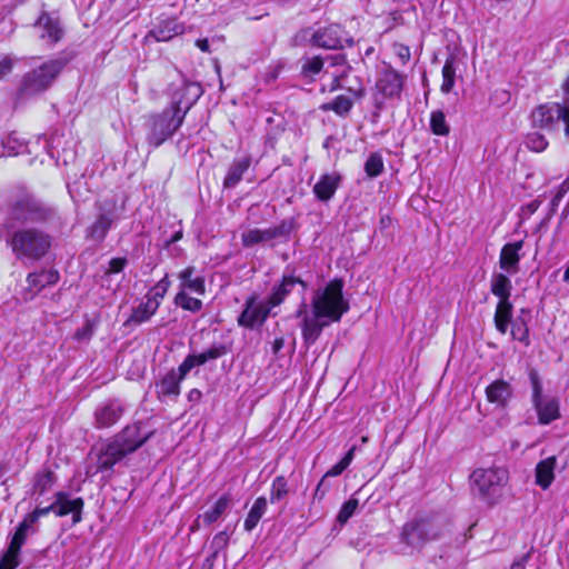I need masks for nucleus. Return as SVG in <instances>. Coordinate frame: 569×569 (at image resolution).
I'll list each match as a JSON object with an SVG mask.
<instances>
[{
    "mask_svg": "<svg viewBox=\"0 0 569 569\" xmlns=\"http://www.w3.org/2000/svg\"><path fill=\"white\" fill-rule=\"evenodd\" d=\"M124 413V406L119 399H110L97 406L93 418L97 429L110 428L116 425Z\"/></svg>",
    "mask_w": 569,
    "mask_h": 569,
    "instance_id": "13",
    "label": "nucleus"
},
{
    "mask_svg": "<svg viewBox=\"0 0 569 569\" xmlns=\"http://www.w3.org/2000/svg\"><path fill=\"white\" fill-rule=\"evenodd\" d=\"M292 229V224L289 221H282L274 227L267 229H260L261 239L264 242H269L273 239H288Z\"/></svg>",
    "mask_w": 569,
    "mask_h": 569,
    "instance_id": "39",
    "label": "nucleus"
},
{
    "mask_svg": "<svg viewBox=\"0 0 569 569\" xmlns=\"http://www.w3.org/2000/svg\"><path fill=\"white\" fill-rule=\"evenodd\" d=\"M512 290L511 280L507 273L496 272L491 276L490 291L501 300H510Z\"/></svg>",
    "mask_w": 569,
    "mask_h": 569,
    "instance_id": "29",
    "label": "nucleus"
},
{
    "mask_svg": "<svg viewBox=\"0 0 569 569\" xmlns=\"http://www.w3.org/2000/svg\"><path fill=\"white\" fill-rule=\"evenodd\" d=\"M228 540L229 537L226 531L216 533L211 541V548L213 549L212 551L219 553V551L227 546Z\"/></svg>",
    "mask_w": 569,
    "mask_h": 569,
    "instance_id": "55",
    "label": "nucleus"
},
{
    "mask_svg": "<svg viewBox=\"0 0 569 569\" xmlns=\"http://www.w3.org/2000/svg\"><path fill=\"white\" fill-rule=\"evenodd\" d=\"M512 387L509 382L498 379L486 388V397L490 403L506 407L512 397Z\"/></svg>",
    "mask_w": 569,
    "mask_h": 569,
    "instance_id": "21",
    "label": "nucleus"
},
{
    "mask_svg": "<svg viewBox=\"0 0 569 569\" xmlns=\"http://www.w3.org/2000/svg\"><path fill=\"white\" fill-rule=\"evenodd\" d=\"M407 77L391 66L383 68L377 78L376 90L383 99H400Z\"/></svg>",
    "mask_w": 569,
    "mask_h": 569,
    "instance_id": "12",
    "label": "nucleus"
},
{
    "mask_svg": "<svg viewBox=\"0 0 569 569\" xmlns=\"http://www.w3.org/2000/svg\"><path fill=\"white\" fill-rule=\"evenodd\" d=\"M21 546L13 541H10L7 551L3 553L0 560V569H16L19 563Z\"/></svg>",
    "mask_w": 569,
    "mask_h": 569,
    "instance_id": "41",
    "label": "nucleus"
},
{
    "mask_svg": "<svg viewBox=\"0 0 569 569\" xmlns=\"http://www.w3.org/2000/svg\"><path fill=\"white\" fill-rule=\"evenodd\" d=\"M530 312L526 309H521L520 313L511 323V336L515 340L523 343L526 347L530 345L529 327Z\"/></svg>",
    "mask_w": 569,
    "mask_h": 569,
    "instance_id": "28",
    "label": "nucleus"
},
{
    "mask_svg": "<svg viewBox=\"0 0 569 569\" xmlns=\"http://www.w3.org/2000/svg\"><path fill=\"white\" fill-rule=\"evenodd\" d=\"M231 502V495L223 493L209 510L201 515L204 525L210 526L216 522L227 511Z\"/></svg>",
    "mask_w": 569,
    "mask_h": 569,
    "instance_id": "33",
    "label": "nucleus"
},
{
    "mask_svg": "<svg viewBox=\"0 0 569 569\" xmlns=\"http://www.w3.org/2000/svg\"><path fill=\"white\" fill-rule=\"evenodd\" d=\"M289 493L288 481L283 476H278L273 479L270 489L271 503L281 501Z\"/></svg>",
    "mask_w": 569,
    "mask_h": 569,
    "instance_id": "44",
    "label": "nucleus"
},
{
    "mask_svg": "<svg viewBox=\"0 0 569 569\" xmlns=\"http://www.w3.org/2000/svg\"><path fill=\"white\" fill-rule=\"evenodd\" d=\"M13 67V60L10 57H3L0 59V80L7 77Z\"/></svg>",
    "mask_w": 569,
    "mask_h": 569,
    "instance_id": "56",
    "label": "nucleus"
},
{
    "mask_svg": "<svg viewBox=\"0 0 569 569\" xmlns=\"http://www.w3.org/2000/svg\"><path fill=\"white\" fill-rule=\"evenodd\" d=\"M343 286L341 279H333L315 291L311 308L316 318H325L330 322L340 321L349 310V302L343 297Z\"/></svg>",
    "mask_w": 569,
    "mask_h": 569,
    "instance_id": "4",
    "label": "nucleus"
},
{
    "mask_svg": "<svg viewBox=\"0 0 569 569\" xmlns=\"http://www.w3.org/2000/svg\"><path fill=\"white\" fill-rule=\"evenodd\" d=\"M196 46L202 51V52H206V53H209L210 52V46H209V41L208 39H198L196 41Z\"/></svg>",
    "mask_w": 569,
    "mask_h": 569,
    "instance_id": "62",
    "label": "nucleus"
},
{
    "mask_svg": "<svg viewBox=\"0 0 569 569\" xmlns=\"http://www.w3.org/2000/svg\"><path fill=\"white\" fill-rule=\"evenodd\" d=\"M0 239H4L16 258L22 261L40 260L51 247V237L36 228L10 232L8 224H0Z\"/></svg>",
    "mask_w": 569,
    "mask_h": 569,
    "instance_id": "2",
    "label": "nucleus"
},
{
    "mask_svg": "<svg viewBox=\"0 0 569 569\" xmlns=\"http://www.w3.org/2000/svg\"><path fill=\"white\" fill-rule=\"evenodd\" d=\"M525 146L527 149L533 151V152H542L548 147V141L546 137L540 132H530L526 136Z\"/></svg>",
    "mask_w": 569,
    "mask_h": 569,
    "instance_id": "47",
    "label": "nucleus"
},
{
    "mask_svg": "<svg viewBox=\"0 0 569 569\" xmlns=\"http://www.w3.org/2000/svg\"><path fill=\"white\" fill-rule=\"evenodd\" d=\"M128 260L122 257L112 258L106 269L107 274H114L121 272L127 266Z\"/></svg>",
    "mask_w": 569,
    "mask_h": 569,
    "instance_id": "54",
    "label": "nucleus"
},
{
    "mask_svg": "<svg viewBox=\"0 0 569 569\" xmlns=\"http://www.w3.org/2000/svg\"><path fill=\"white\" fill-rule=\"evenodd\" d=\"M34 526L36 525L33 522H30L29 518L26 516L17 527L16 532L11 538V541L22 547L27 541L28 535H33L37 532V528Z\"/></svg>",
    "mask_w": 569,
    "mask_h": 569,
    "instance_id": "43",
    "label": "nucleus"
},
{
    "mask_svg": "<svg viewBox=\"0 0 569 569\" xmlns=\"http://www.w3.org/2000/svg\"><path fill=\"white\" fill-rule=\"evenodd\" d=\"M470 479L472 491L481 500L492 506L503 495L505 486L508 482V471L497 467L478 468L471 473Z\"/></svg>",
    "mask_w": 569,
    "mask_h": 569,
    "instance_id": "5",
    "label": "nucleus"
},
{
    "mask_svg": "<svg viewBox=\"0 0 569 569\" xmlns=\"http://www.w3.org/2000/svg\"><path fill=\"white\" fill-rule=\"evenodd\" d=\"M523 240L503 244L499 256V267L507 274L513 276L519 271V262L522 258Z\"/></svg>",
    "mask_w": 569,
    "mask_h": 569,
    "instance_id": "15",
    "label": "nucleus"
},
{
    "mask_svg": "<svg viewBox=\"0 0 569 569\" xmlns=\"http://www.w3.org/2000/svg\"><path fill=\"white\" fill-rule=\"evenodd\" d=\"M341 182V174L331 172L322 174L313 186V193L320 201H329L336 193Z\"/></svg>",
    "mask_w": 569,
    "mask_h": 569,
    "instance_id": "20",
    "label": "nucleus"
},
{
    "mask_svg": "<svg viewBox=\"0 0 569 569\" xmlns=\"http://www.w3.org/2000/svg\"><path fill=\"white\" fill-rule=\"evenodd\" d=\"M64 64L66 62L62 59H52L27 72L21 80L18 94L24 98L48 90Z\"/></svg>",
    "mask_w": 569,
    "mask_h": 569,
    "instance_id": "8",
    "label": "nucleus"
},
{
    "mask_svg": "<svg viewBox=\"0 0 569 569\" xmlns=\"http://www.w3.org/2000/svg\"><path fill=\"white\" fill-rule=\"evenodd\" d=\"M0 141L3 157L17 156L27 149L24 141L21 140L16 132L7 134L3 139H0Z\"/></svg>",
    "mask_w": 569,
    "mask_h": 569,
    "instance_id": "37",
    "label": "nucleus"
},
{
    "mask_svg": "<svg viewBox=\"0 0 569 569\" xmlns=\"http://www.w3.org/2000/svg\"><path fill=\"white\" fill-rule=\"evenodd\" d=\"M322 67L323 61L320 57L309 58L302 64V73L306 77L312 78L322 70Z\"/></svg>",
    "mask_w": 569,
    "mask_h": 569,
    "instance_id": "49",
    "label": "nucleus"
},
{
    "mask_svg": "<svg viewBox=\"0 0 569 569\" xmlns=\"http://www.w3.org/2000/svg\"><path fill=\"white\" fill-rule=\"evenodd\" d=\"M529 380L532 388V406L537 412L540 425H549L560 417L559 400L548 393H543L542 382L536 370H530Z\"/></svg>",
    "mask_w": 569,
    "mask_h": 569,
    "instance_id": "9",
    "label": "nucleus"
},
{
    "mask_svg": "<svg viewBox=\"0 0 569 569\" xmlns=\"http://www.w3.org/2000/svg\"><path fill=\"white\" fill-rule=\"evenodd\" d=\"M349 466L340 460L338 463L332 466L325 475V477H337L341 475Z\"/></svg>",
    "mask_w": 569,
    "mask_h": 569,
    "instance_id": "58",
    "label": "nucleus"
},
{
    "mask_svg": "<svg viewBox=\"0 0 569 569\" xmlns=\"http://www.w3.org/2000/svg\"><path fill=\"white\" fill-rule=\"evenodd\" d=\"M186 113L187 110L174 103L161 113L151 116L148 120V143L153 148L161 146L181 127Z\"/></svg>",
    "mask_w": 569,
    "mask_h": 569,
    "instance_id": "6",
    "label": "nucleus"
},
{
    "mask_svg": "<svg viewBox=\"0 0 569 569\" xmlns=\"http://www.w3.org/2000/svg\"><path fill=\"white\" fill-rule=\"evenodd\" d=\"M56 511H57V508L53 502L50 506L44 507V508H36L32 512L28 513L27 517L29 518L30 522H33L36 525L41 517H44V516L49 515L50 512L56 513Z\"/></svg>",
    "mask_w": 569,
    "mask_h": 569,
    "instance_id": "53",
    "label": "nucleus"
},
{
    "mask_svg": "<svg viewBox=\"0 0 569 569\" xmlns=\"http://www.w3.org/2000/svg\"><path fill=\"white\" fill-rule=\"evenodd\" d=\"M422 527L426 531L427 542L441 538L447 531V523L440 517L420 518Z\"/></svg>",
    "mask_w": 569,
    "mask_h": 569,
    "instance_id": "31",
    "label": "nucleus"
},
{
    "mask_svg": "<svg viewBox=\"0 0 569 569\" xmlns=\"http://www.w3.org/2000/svg\"><path fill=\"white\" fill-rule=\"evenodd\" d=\"M32 28L36 37L48 49L53 48L64 36V28L57 12L42 11Z\"/></svg>",
    "mask_w": 569,
    "mask_h": 569,
    "instance_id": "10",
    "label": "nucleus"
},
{
    "mask_svg": "<svg viewBox=\"0 0 569 569\" xmlns=\"http://www.w3.org/2000/svg\"><path fill=\"white\" fill-rule=\"evenodd\" d=\"M56 481L54 473L49 469L38 471L33 478L32 493L42 496L51 489Z\"/></svg>",
    "mask_w": 569,
    "mask_h": 569,
    "instance_id": "35",
    "label": "nucleus"
},
{
    "mask_svg": "<svg viewBox=\"0 0 569 569\" xmlns=\"http://www.w3.org/2000/svg\"><path fill=\"white\" fill-rule=\"evenodd\" d=\"M228 353V349L222 343H214L207 350L198 355H189L179 366L178 370H170L157 383V393L161 397H174L180 395V383L194 367L204 365L210 360H216Z\"/></svg>",
    "mask_w": 569,
    "mask_h": 569,
    "instance_id": "3",
    "label": "nucleus"
},
{
    "mask_svg": "<svg viewBox=\"0 0 569 569\" xmlns=\"http://www.w3.org/2000/svg\"><path fill=\"white\" fill-rule=\"evenodd\" d=\"M353 101L343 94L336 97L332 101L322 103L320 109L322 111H333L340 117L347 116L352 109Z\"/></svg>",
    "mask_w": 569,
    "mask_h": 569,
    "instance_id": "38",
    "label": "nucleus"
},
{
    "mask_svg": "<svg viewBox=\"0 0 569 569\" xmlns=\"http://www.w3.org/2000/svg\"><path fill=\"white\" fill-rule=\"evenodd\" d=\"M557 457L551 456L539 461L536 466V485L541 489H548L555 479Z\"/></svg>",
    "mask_w": 569,
    "mask_h": 569,
    "instance_id": "24",
    "label": "nucleus"
},
{
    "mask_svg": "<svg viewBox=\"0 0 569 569\" xmlns=\"http://www.w3.org/2000/svg\"><path fill=\"white\" fill-rule=\"evenodd\" d=\"M174 303L183 310L191 312H198L202 309V301L200 299L192 298L183 291H178L174 297Z\"/></svg>",
    "mask_w": 569,
    "mask_h": 569,
    "instance_id": "45",
    "label": "nucleus"
},
{
    "mask_svg": "<svg viewBox=\"0 0 569 569\" xmlns=\"http://www.w3.org/2000/svg\"><path fill=\"white\" fill-rule=\"evenodd\" d=\"M306 309L307 305L303 303L298 310V316L305 315L302 321V337L307 345H313L321 335L323 328L329 326L331 322L325 318H316L313 315L310 317L306 313Z\"/></svg>",
    "mask_w": 569,
    "mask_h": 569,
    "instance_id": "16",
    "label": "nucleus"
},
{
    "mask_svg": "<svg viewBox=\"0 0 569 569\" xmlns=\"http://www.w3.org/2000/svg\"><path fill=\"white\" fill-rule=\"evenodd\" d=\"M535 128L549 132H557L562 127L565 137L569 141V99L562 103L546 102L536 107L530 114Z\"/></svg>",
    "mask_w": 569,
    "mask_h": 569,
    "instance_id": "7",
    "label": "nucleus"
},
{
    "mask_svg": "<svg viewBox=\"0 0 569 569\" xmlns=\"http://www.w3.org/2000/svg\"><path fill=\"white\" fill-rule=\"evenodd\" d=\"M151 436L152 431L143 430V426L140 422L127 426L98 455V470L106 471L112 469L127 455L134 452L146 443Z\"/></svg>",
    "mask_w": 569,
    "mask_h": 569,
    "instance_id": "1",
    "label": "nucleus"
},
{
    "mask_svg": "<svg viewBox=\"0 0 569 569\" xmlns=\"http://www.w3.org/2000/svg\"><path fill=\"white\" fill-rule=\"evenodd\" d=\"M569 190V179H566L558 188L556 194L553 196L552 198V204L553 206H557L561 199L563 198V196L568 192Z\"/></svg>",
    "mask_w": 569,
    "mask_h": 569,
    "instance_id": "57",
    "label": "nucleus"
},
{
    "mask_svg": "<svg viewBox=\"0 0 569 569\" xmlns=\"http://www.w3.org/2000/svg\"><path fill=\"white\" fill-rule=\"evenodd\" d=\"M170 286L171 282L169 280L168 274H166L160 281L157 282V284L148 295H151V297H156L160 301L166 296Z\"/></svg>",
    "mask_w": 569,
    "mask_h": 569,
    "instance_id": "51",
    "label": "nucleus"
},
{
    "mask_svg": "<svg viewBox=\"0 0 569 569\" xmlns=\"http://www.w3.org/2000/svg\"><path fill=\"white\" fill-rule=\"evenodd\" d=\"M202 397V393L198 389H191L188 393V399L190 401H199Z\"/></svg>",
    "mask_w": 569,
    "mask_h": 569,
    "instance_id": "64",
    "label": "nucleus"
},
{
    "mask_svg": "<svg viewBox=\"0 0 569 569\" xmlns=\"http://www.w3.org/2000/svg\"><path fill=\"white\" fill-rule=\"evenodd\" d=\"M160 301L151 295H146L144 300L133 309L128 322L140 325L148 321L158 310Z\"/></svg>",
    "mask_w": 569,
    "mask_h": 569,
    "instance_id": "25",
    "label": "nucleus"
},
{
    "mask_svg": "<svg viewBox=\"0 0 569 569\" xmlns=\"http://www.w3.org/2000/svg\"><path fill=\"white\" fill-rule=\"evenodd\" d=\"M430 129L436 136H448L450 127L446 121V116L441 110H435L430 114Z\"/></svg>",
    "mask_w": 569,
    "mask_h": 569,
    "instance_id": "42",
    "label": "nucleus"
},
{
    "mask_svg": "<svg viewBox=\"0 0 569 569\" xmlns=\"http://www.w3.org/2000/svg\"><path fill=\"white\" fill-rule=\"evenodd\" d=\"M183 32L184 27L176 19H164L159 21L152 30H150L149 36L156 41H169L173 37L182 34Z\"/></svg>",
    "mask_w": 569,
    "mask_h": 569,
    "instance_id": "22",
    "label": "nucleus"
},
{
    "mask_svg": "<svg viewBox=\"0 0 569 569\" xmlns=\"http://www.w3.org/2000/svg\"><path fill=\"white\" fill-rule=\"evenodd\" d=\"M541 203L542 201L540 199H535L523 207V211H526L528 214H532L538 210Z\"/></svg>",
    "mask_w": 569,
    "mask_h": 569,
    "instance_id": "61",
    "label": "nucleus"
},
{
    "mask_svg": "<svg viewBox=\"0 0 569 569\" xmlns=\"http://www.w3.org/2000/svg\"><path fill=\"white\" fill-rule=\"evenodd\" d=\"M312 43L319 48L337 49L341 46L340 29L338 26L319 28L312 36Z\"/></svg>",
    "mask_w": 569,
    "mask_h": 569,
    "instance_id": "23",
    "label": "nucleus"
},
{
    "mask_svg": "<svg viewBox=\"0 0 569 569\" xmlns=\"http://www.w3.org/2000/svg\"><path fill=\"white\" fill-rule=\"evenodd\" d=\"M393 53L399 58L401 64H407L411 58L410 48L403 43H393Z\"/></svg>",
    "mask_w": 569,
    "mask_h": 569,
    "instance_id": "52",
    "label": "nucleus"
},
{
    "mask_svg": "<svg viewBox=\"0 0 569 569\" xmlns=\"http://www.w3.org/2000/svg\"><path fill=\"white\" fill-rule=\"evenodd\" d=\"M49 210L34 198L26 196L17 200L9 212L8 230L17 223L40 221L47 218Z\"/></svg>",
    "mask_w": 569,
    "mask_h": 569,
    "instance_id": "11",
    "label": "nucleus"
},
{
    "mask_svg": "<svg viewBox=\"0 0 569 569\" xmlns=\"http://www.w3.org/2000/svg\"><path fill=\"white\" fill-rule=\"evenodd\" d=\"M178 279L180 281L179 291L193 292L199 296H203L206 293V281L202 276H196V268L193 266H188L183 270L178 273Z\"/></svg>",
    "mask_w": 569,
    "mask_h": 569,
    "instance_id": "17",
    "label": "nucleus"
},
{
    "mask_svg": "<svg viewBox=\"0 0 569 569\" xmlns=\"http://www.w3.org/2000/svg\"><path fill=\"white\" fill-rule=\"evenodd\" d=\"M511 317H512V303L510 302V300L498 301L496 311H495L493 321H495L496 329L500 333L505 335L507 332L508 326L511 322Z\"/></svg>",
    "mask_w": 569,
    "mask_h": 569,
    "instance_id": "32",
    "label": "nucleus"
},
{
    "mask_svg": "<svg viewBox=\"0 0 569 569\" xmlns=\"http://www.w3.org/2000/svg\"><path fill=\"white\" fill-rule=\"evenodd\" d=\"M267 508L268 502L266 497H259L254 500L250 511L247 515V518L244 519L243 527L246 531H252L257 527L260 519L266 513Z\"/></svg>",
    "mask_w": 569,
    "mask_h": 569,
    "instance_id": "34",
    "label": "nucleus"
},
{
    "mask_svg": "<svg viewBox=\"0 0 569 569\" xmlns=\"http://www.w3.org/2000/svg\"><path fill=\"white\" fill-rule=\"evenodd\" d=\"M112 219L106 214H100L89 228V236L96 240H102L111 228Z\"/></svg>",
    "mask_w": 569,
    "mask_h": 569,
    "instance_id": "40",
    "label": "nucleus"
},
{
    "mask_svg": "<svg viewBox=\"0 0 569 569\" xmlns=\"http://www.w3.org/2000/svg\"><path fill=\"white\" fill-rule=\"evenodd\" d=\"M272 307L268 300L257 302L256 297H250L246 302V308L239 316L238 322L242 327L252 328L261 325L268 318Z\"/></svg>",
    "mask_w": 569,
    "mask_h": 569,
    "instance_id": "14",
    "label": "nucleus"
},
{
    "mask_svg": "<svg viewBox=\"0 0 569 569\" xmlns=\"http://www.w3.org/2000/svg\"><path fill=\"white\" fill-rule=\"evenodd\" d=\"M385 163L381 153H371L365 162V172L370 178L380 176L383 171Z\"/></svg>",
    "mask_w": 569,
    "mask_h": 569,
    "instance_id": "46",
    "label": "nucleus"
},
{
    "mask_svg": "<svg viewBox=\"0 0 569 569\" xmlns=\"http://www.w3.org/2000/svg\"><path fill=\"white\" fill-rule=\"evenodd\" d=\"M358 506H359V500L357 498L351 497L340 508L339 513L337 516V521L340 525L347 523L348 520L355 515Z\"/></svg>",
    "mask_w": 569,
    "mask_h": 569,
    "instance_id": "48",
    "label": "nucleus"
},
{
    "mask_svg": "<svg viewBox=\"0 0 569 569\" xmlns=\"http://www.w3.org/2000/svg\"><path fill=\"white\" fill-rule=\"evenodd\" d=\"M218 553L212 551L202 562L201 569H212Z\"/></svg>",
    "mask_w": 569,
    "mask_h": 569,
    "instance_id": "60",
    "label": "nucleus"
},
{
    "mask_svg": "<svg viewBox=\"0 0 569 569\" xmlns=\"http://www.w3.org/2000/svg\"><path fill=\"white\" fill-rule=\"evenodd\" d=\"M529 556H523L511 565L510 569H525Z\"/></svg>",
    "mask_w": 569,
    "mask_h": 569,
    "instance_id": "63",
    "label": "nucleus"
},
{
    "mask_svg": "<svg viewBox=\"0 0 569 569\" xmlns=\"http://www.w3.org/2000/svg\"><path fill=\"white\" fill-rule=\"evenodd\" d=\"M251 160L249 157L236 159L229 167L228 172L223 179V187L226 189H233L242 179L244 172L249 169Z\"/></svg>",
    "mask_w": 569,
    "mask_h": 569,
    "instance_id": "27",
    "label": "nucleus"
},
{
    "mask_svg": "<svg viewBox=\"0 0 569 569\" xmlns=\"http://www.w3.org/2000/svg\"><path fill=\"white\" fill-rule=\"evenodd\" d=\"M426 531L420 519L405 523L401 530V541L413 549H421L426 543Z\"/></svg>",
    "mask_w": 569,
    "mask_h": 569,
    "instance_id": "19",
    "label": "nucleus"
},
{
    "mask_svg": "<svg viewBox=\"0 0 569 569\" xmlns=\"http://www.w3.org/2000/svg\"><path fill=\"white\" fill-rule=\"evenodd\" d=\"M57 517H63L69 513L72 515L73 523H78L81 520V511L83 508V500L81 498L69 499L64 492H58L54 501Z\"/></svg>",
    "mask_w": 569,
    "mask_h": 569,
    "instance_id": "18",
    "label": "nucleus"
},
{
    "mask_svg": "<svg viewBox=\"0 0 569 569\" xmlns=\"http://www.w3.org/2000/svg\"><path fill=\"white\" fill-rule=\"evenodd\" d=\"M297 283L303 284V282L293 276H283L282 281L274 286L271 295L267 299L272 308L281 305L287 296L292 291Z\"/></svg>",
    "mask_w": 569,
    "mask_h": 569,
    "instance_id": "26",
    "label": "nucleus"
},
{
    "mask_svg": "<svg viewBox=\"0 0 569 569\" xmlns=\"http://www.w3.org/2000/svg\"><path fill=\"white\" fill-rule=\"evenodd\" d=\"M59 281V273L56 270H43L40 272L30 273L27 278V282L31 289L39 292L47 286L56 284Z\"/></svg>",
    "mask_w": 569,
    "mask_h": 569,
    "instance_id": "30",
    "label": "nucleus"
},
{
    "mask_svg": "<svg viewBox=\"0 0 569 569\" xmlns=\"http://www.w3.org/2000/svg\"><path fill=\"white\" fill-rule=\"evenodd\" d=\"M349 70V67H345L340 74L333 77L332 84L330 87V91H335L341 87V80L346 76V72Z\"/></svg>",
    "mask_w": 569,
    "mask_h": 569,
    "instance_id": "59",
    "label": "nucleus"
},
{
    "mask_svg": "<svg viewBox=\"0 0 569 569\" xmlns=\"http://www.w3.org/2000/svg\"><path fill=\"white\" fill-rule=\"evenodd\" d=\"M456 58L449 57L446 59L445 64L442 67V83L440 86V91L445 94L451 92L456 83Z\"/></svg>",
    "mask_w": 569,
    "mask_h": 569,
    "instance_id": "36",
    "label": "nucleus"
},
{
    "mask_svg": "<svg viewBox=\"0 0 569 569\" xmlns=\"http://www.w3.org/2000/svg\"><path fill=\"white\" fill-rule=\"evenodd\" d=\"M241 241L244 247H252L258 243H263L261 236H260V229H249L241 233Z\"/></svg>",
    "mask_w": 569,
    "mask_h": 569,
    "instance_id": "50",
    "label": "nucleus"
}]
</instances>
